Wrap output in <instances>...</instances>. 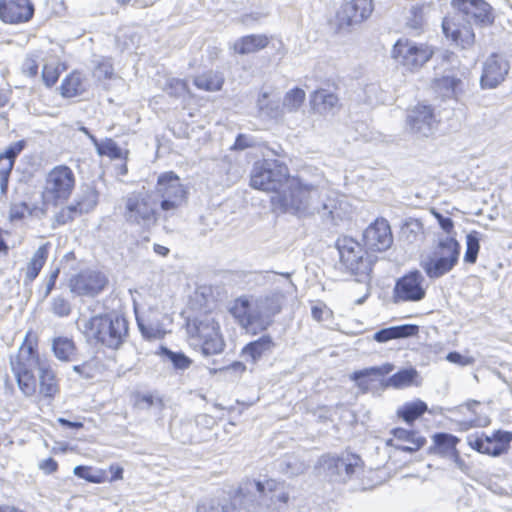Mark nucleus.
Returning <instances> with one entry per match:
<instances>
[{
  "mask_svg": "<svg viewBox=\"0 0 512 512\" xmlns=\"http://www.w3.org/2000/svg\"><path fill=\"white\" fill-rule=\"evenodd\" d=\"M159 215L155 197L150 191L133 192L125 198L123 217L128 224L149 231L156 226Z\"/></svg>",
  "mask_w": 512,
  "mask_h": 512,
  "instance_id": "nucleus-5",
  "label": "nucleus"
},
{
  "mask_svg": "<svg viewBox=\"0 0 512 512\" xmlns=\"http://www.w3.org/2000/svg\"><path fill=\"white\" fill-rule=\"evenodd\" d=\"M434 91L443 98H456L463 91V81L452 74H444L432 82Z\"/></svg>",
  "mask_w": 512,
  "mask_h": 512,
  "instance_id": "nucleus-27",
  "label": "nucleus"
},
{
  "mask_svg": "<svg viewBox=\"0 0 512 512\" xmlns=\"http://www.w3.org/2000/svg\"><path fill=\"white\" fill-rule=\"evenodd\" d=\"M281 470L290 476L303 473L307 467L304 463L298 462L294 457H289L280 464Z\"/></svg>",
  "mask_w": 512,
  "mask_h": 512,
  "instance_id": "nucleus-52",
  "label": "nucleus"
},
{
  "mask_svg": "<svg viewBox=\"0 0 512 512\" xmlns=\"http://www.w3.org/2000/svg\"><path fill=\"white\" fill-rule=\"evenodd\" d=\"M99 199L98 191L92 186H86L75 199L73 204L78 211V214L89 213L92 211Z\"/></svg>",
  "mask_w": 512,
  "mask_h": 512,
  "instance_id": "nucleus-36",
  "label": "nucleus"
},
{
  "mask_svg": "<svg viewBox=\"0 0 512 512\" xmlns=\"http://www.w3.org/2000/svg\"><path fill=\"white\" fill-rule=\"evenodd\" d=\"M461 17L453 16L444 18L442 30L447 38L462 48H467L474 43L475 35L469 25L461 24Z\"/></svg>",
  "mask_w": 512,
  "mask_h": 512,
  "instance_id": "nucleus-23",
  "label": "nucleus"
},
{
  "mask_svg": "<svg viewBox=\"0 0 512 512\" xmlns=\"http://www.w3.org/2000/svg\"><path fill=\"white\" fill-rule=\"evenodd\" d=\"M231 314L238 320L239 324L245 328L253 327L260 329V318L256 305L251 307L246 298H239L230 309Z\"/></svg>",
  "mask_w": 512,
  "mask_h": 512,
  "instance_id": "nucleus-25",
  "label": "nucleus"
},
{
  "mask_svg": "<svg viewBox=\"0 0 512 512\" xmlns=\"http://www.w3.org/2000/svg\"><path fill=\"white\" fill-rule=\"evenodd\" d=\"M428 407L427 404L421 400L409 402L398 408L397 415L407 424H412L416 419L421 417Z\"/></svg>",
  "mask_w": 512,
  "mask_h": 512,
  "instance_id": "nucleus-39",
  "label": "nucleus"
},
{
  "mask_svg": "<svg viewBox=\"0 0 512 512\" xmlns=\"http://www.w3.org/2000/svg\"><path fill=\"white\" fill-rule=\"evenodd\" d=\"M417 376L418 372L414 368L402 369L390 376L385 385L397 389L408 387L413 384Z\"/></svg>",
  "mask_w": 512,
  "mask_h": 512,
  "instance_id": "nucleus-41",
  "label": "nucleus"
},
{
  "mask_svg": "<svg viewBox=\"0 0 512 512\" xmlns=\"http://www.w3.org/2000/svg\"><path fill=\"white\" fill-rule=\"evenodd\" d=\"M164 91H166L170 96L180 98L185 96L188 92V85L185 80L169 78L165 83Z\"/></svg>",
  "mask_w": 512,
  "mask_h": 512,
  "instance_id": "nucleus-48",
  "label": "nucleus"
},
{
  "mask_svg": "<svg viewBox=\"0 0 512 512\" xmlns=\"http://www.w3.org/2000/svg\"><path fill=\"white\" fill-rule=\"evenodd\" d=\"M91 142L100 156H108L111 159H120L123 156L122 149L113 139L107 138L100 142L96 137H91Z\"/></svg>",
  "mask_w": 512,
  "mask_h": 512,
  "instance_id": "nucleus-42",
  "label": "nucleus"
},
{
  "mask_svg": "<svg viewBox=\"0 0 512 512\" xmlns=\"http://www.w3.org/2000/svg\"><path fill=\"white\" fill-rule=\"evenodd\" d=\"M137 324L141 334L146 339H159L162 337V331L159 325L146 322L143 318L137 317Z\"/></svg>",
  "mask_w": 512,
  "mask_h": 512,
  "instance_id": "nucleus-51",
  "label": "nucleus"
},
{
  "mask_svg": "<svg viewBox=\"0 0 512 512\" xmlns=\"http://www.w3.org/2000/svg\"><path fill=\"white\" fill-rule=\"evenodd\" d=\"M434 215L438 221L439 226L448 234L447 236H451V234L454 232L453 220L450 217H445L438 212H434Z\"/></svg>",
  "mask_w": 512,
  "mask_h": 512,
  "instance_id": "nucleus-64",
  "label": "nucleus"
},
{
  "mask_svg": "<svg viewBox=\"0 0 512 512\" xmlns=\"http://www.w3.org/2000/svg\"><path fill=\"white\" fill-rule=\"evenodd\" d=\"M77 324L89 342L94 341L111 349H118L128 335V323L124 317L118 315L80 318Z\"/></svg>",
  "mask_w": 512,
  "mask_h": 512,
  "instance_id": "nucleus-1",
  "label": "nucleus"
},
{
  "mask_svg": "<svg viewBox=\"0 0 512 512\" xmlns=\"http://www.w3.org/2000/svg\"><path fill=\"white\" fill-rule=\"evenodd\" d=\"M71 304L63 296L53 297L51 300V311L57 317H67L71 313Z\"/></svg>",
  "mask_w": 512,
  "mask_h": 512,
  "instance_id": "nucleus-50",
  "label": "nucleus"
},
{
  "mask_svg": "<svg viewBox=\"0 0 512 512\" xmlns=\"http://www.w3.org/2000/svg\"><path fill=\"white\" fill-rule=\"evenodd\" d=\"M338 102V97L325 89L314 91L310 97V103L313 110L320 114L332 112L337 107Z\"/></svg>",
  "mask_w": 512,
  "mask_h": 512,
  "instance_id": "nucleus-30",
  "label": "nucleus"
},
{
  "mask_svg": "<svg viewBox=\"0 0 512 512\" xmlns=\"http://www.w3.org/2000/svg\"><path fill=\"white\" fill-rule=\"evenodd\" d=\"M39 372L40 393L44 397L52 398L59 392V386L55 372L48 362L42 365Z\"/></svg>",
  "mask_w": 512,
  "mask_h": 512,
  "instance_id": "nucleus-33",
  "label": "nucleus"
},
{
  "mask_svg": "<svg viewBox=\"0 0 512 512\" xmlns=\"http://www.w3.org/2000/svg\"><path fill=\"white\" fill-rule=\"evenodd\" d=\"M252 485L255 487L256 491L259 495L267 496V491L271 494L270 501L271 505H273L276 509H279L280 506L277 503H281L283 505L288 503L289 494L284 490H278L276 488V482L274 480H268L266 483H262L260 481H253Z\"/></svg>",
  "mask_w": 512,
  "mask_h": 512,
  "instance_id": "nucleus-31",
  "label": "nucleus"
},
{
  "mask_svg": "<svg viewBox=\"0 0 512 512\" xmlns=\"http://www.w3.org/2000/svg\"><path fill=\"white\" fill-rule=\"evenodd\" d=\"M424 277L418 270L412 271L397 280L394 288L395 302H417L425 297Z\"/></svg>",
  "mask_w": 512,
  "mask_h": 512,
  "instance_id": "nucleus-18",
  "label": "nucleus"
},
{
  "mask_svg": "<svg viewBox=\"0 0 512 512\" xmlns=\"http://www.w3.org/2000/svg\"><path fill=\"white\" fill-rule=\"evenodd\" d=\"M410 14L411 17L408 19V25L415 30L421 29L425 22L424 7L421 5H414L410 9Z\"/></svg>",
  "mask_w": 512,
  "mask_h": 512,
  "instance_id": "nucleus-54",
  "label": "nucleus"
},
{
  "mask_svg": "<svg viewBox=\"0 0 512 512\" xmlns=\"http://www.w3.org/2000/svg\"><path fill=\"white\" fill-rule=\"evenodd\" d=\"M393 436L404 442V444H397L395 448L403 452L413 453L420 450L426 443L425 437L420 435L419 432L414 430H407L404 428H394L391 430Z\"/></svg>",
  "mask_w": 512,
  "mask_h": 512,
  "instance_id": "nucleus-26",
  "label": "nucleus"
},
{
  "mask_svg": "<svg viewBox=\"0 0 512 512\" xmlns=\"http://www.w3.org/2000/svg\"><path fill=\"white\" fill-rule=\"evenodd\" d=\"M106 277L96 271H84L71 279V291L78 295L95 296L106 286Z\"/></svg>",
  "mask_w": 512,
  "mask_h": 512,
  "instance_id": "nucleus-22",
  "label": "nucleus"
},
{
  "mask_svg": "<svg viewBox=\"0 0 512 512\" xmlns=\"http://www.w3.org/2000/svg\"><path fill=\"white\" fill-rule=\"evenodd\" d=\"M26 142L24 140H19L17 142L12 143L7 149L1 153L3 156L8 157L9 160H13L15 163V159L25 148Z\"/></svg>",
  "mask_w": 512,
  "mask_h": 512,
  "instance_id": "nucleus-62",
  "label": "nucleus"
},
{
  "mask_svg": "<svg viewBox=\"0 0 512 512\" xmlns=\"http://www.w3.org/2000/svg\"><path fill=\"white\" fill-rule=\"evenodd\" d=\"M479 250L480 233L477 231H472L466 236V251L464 254V261L469 264L476 263Z\"/></svg>",
  "mask_w": 512,
  "mask_h": 512,
  "instance_id": "nucleus-44",
  "label": "nucleus"
},
{
  "mask_svg": "<svg viewBox=\"0 0 512 512\" xmlns=\"http://www.w3.org/2000/svg\"><path fill=\"white\" fill-rule=\"evenodd\" d=\"M187 332L196 341L204 356L218 355L224 351L225 341L219 323L209 314L187 321Z\"/></svg>",
  "mask_w": 512,
  "mask_h": 512,
  "instance_id": "nucleus-4",
  "label": "nucleus"
},
{
  "mask_svg": "<svg viewBox=\"0 0 512 512\" xmlns=\"http://www.w3.org/2000/svg\"><path fill=\"white\" fill-rule=\"evenodd\" d=\"M197 512H240V510L229 501H204L197 506Z\"/></svg>",
  "mask_w": 512,
  "mask_h": 512,
  "instance_id": "nucleus-45",
  "label": "nucleus"
},
{
  "mask_svg": "<svg viewBox=\"0 0 512 512\" xmlns=\"http://www.w3.org/2000/svg\"><path fill=\"white\" fill-rule=\"evenodd\" d=\"M73 473L77 477L94 484H100L106 480L105 473L102 470L94 471L93 468L89 466L78 465L74 467Z\"/></svg>",
  "mask_w": 512,
  "mask_h": 512,
  "instance_id": "nucleus-46",
  "label": "nucleus"
},
{
  "mask_svg": "<svg viewBox=\"0 0 512 512\" xmlns=\"http://www.w3.org/2000/svg\"><path fill=\"white\" fill-rule=\"evenodd\" d=\"M459 438L449 433H436L433 436L435 446V453L452 457L458 450L456 445L459 443Z\"/></svg>",
  "mask_w": 512,
  "mask_h": 512,
  "instance_id": "nucleus-35",
  "label": "nucleus"
},
{
  "mask_svg": "<svg viewBox=\"0 0 512 512\" xmlns=\"http://www.w3.org/2000/svg\"><path fill=\"white\" fill-rule=\"evenodd\" d=\"M62 95L65 97H75L83 94L86 90L85 83L80 73H71L61 84Z\"/></svg>",
  "mask_w": 512,
  "mask_h": 512,
  "instance_id": "nucleus-40",
  "label": "nucleus"
},
{
  "mask_svg": "<svg viewBox=\"0 0 512 512\" xmlns=\"http://www.w3.org/2000/svg\"><path fill=\"white\" fill-rule=\"evenodd\" d=\"M394 366L386 363L382 366L369 367L362 370L354 371L350 378L355 381L360 388H367V382L364 380L368 377L384 376L392 372Z\"/></svg>",
  "mask_w": 512,
  "mask_h": 512,
  "instance_id": "nucleus-37",
  "label": "nucleus"
},
{
  "mask_svg": "<svg viewBox=\"0 0 512 512\" xmlns=\"http://www.w3.org/2000/svg\"><path fill=\"white\" fill-rule=\"evenodd\" d=\"M93 74L98 80L110 79L113 75V67L109 62H101L95 67Z\"/></svg>",
  "mask_w": 512,
  "mask_h": 512,
  "instance_id": "nucleus-61",
  "label": "nucleus"
},
{
  "mask_svg": "<svg viewBox=\"0 0 512 512\" xmlns=\"http://www.w3.org/2000/svg\"><path fill=\"white\" fill-rule=\"evenodd\" d=\"M395 339L408 338L416 336L419 332V326L415 324H403L392 326Z\"/></svg>",
  "mask_w": 512,
  "mask_h": 512,
  "instance_id": "nucleus-55",
  "label": "nucleus"
},
{
  "mask_svg": "<svg viewBox=\"0 0 512 512\" xmlns=\"http://www.w3.org/2000/svg\"><path fill=\"white\" fill-rule=\"evenodd\" d=\"M373 10V0H350L337 11V24L340 29L353 28L366 21Z\"/></svg>",
  "mask_w": 512,
  "mask_h": 512,
  "instance_id": "nucleus-14",
  "label": "nucleus"
},
{
  "mask_svg": "<svg viewBox=\"0 0 512 512\" xmlns=\"http://www.w3.org/2000/svg\"><path fill=\"white\" fill-rule=\"evenodd\" d=\"M336 247L341 265L356 277V281H369L373 260L361 244L350 237H342L336 241Z\"/></svg>",
  "mask_w": 512,
  "mask_h": 512,
  "instance_id": "nucleus-7",
  "label": "nucleus"
},
{
  "mask_svg": "<svg viewBox=\"0 0 512 512\" xmlns=\"http://www.w3.org/2000/svg\"><path fill=\"white\" fill-rule=\"evenodd\" d=\"M510 70L509 60L501 54L490 55L483 64L480 84L482 88L493 89L502 83Z\"/></svg>",
  "mask_w": 512,
  "mask_h": 512,
  "instance_id": "nucleus-17",
  "label": "nucleus"
},
{
  "mask_svg": "<svg viewBox=\"0 0 512 512\" xmlns=\"http://www.w3.org/2000/svg\"><path fill=\"white\" fill-rule=\"evenodd\" d=\"M309 202L306 207L305 217L318 214L324 222L337 224L338 220H342L344 214L342 212V201L333 198L323 197L322 191L318 187L310 185Z\"/></svg>",
  "mask_w": 512,
  "mask_h": 512,
  "instance_id": "nucleus-12",
  "label": "nucleus"
},
{
  "mask_svg": "<svg viewBox=\"0 0 512 512\" xmlns=\"http://www.w3.org/2000/svg\"><path fill=\"white\" fill-rule=\"evenodd\" d=\"M13 166V160H9L8 157L0 154V189L2 194H5L7 191L8 181Z\"/></svg>",
  "mask_w": 512,
  "mask_h": 512,
  "instance_id": "nucleus-49",
  "label": "nucleus"
},
{
  "mask_svg": "<svg viewBox=\"0 0 512 512\" xmlns=\"http://www.w3.org/2000/svg\"><path fill=\"white\" fill-rule=\"evenodd\" d=\"M365 245L373 251H385L393 243L390 225L386 219H377L370 224L363 234Z\"/></svg>",
  "mask_w": 512,
  "mask_h": 512,
  "instance_id": "nucleus-19",
  "label": "nucleus"
},
{
  "mask_svg": "<svg viewBox=\"0 0 512 512\" xmlns=\"http://www.w3.org/2000/svg\"><path fill=\"white\" fill-rule=\"evenodd\" d=\"M433 55V51L424 44H417L408 39H399L391 51L392 58L407 70L421 68Z\"/></svg>",
  "mask_w": 512,
  "mask_h": 512,
  "instance_id": "nucleus-11",
  "label": "nucleus"
},
{
  "mask_svg": "<svg viewBox=\"0 0 512 512\" xmlns=\"http://www.w3.org/2000/svg\"><path fill=\"white\" fill-rule=\"evenodd\" d=\"M224 77L216 71H207L194 79L197 88L205 91H218L222 88Z\"/></svg>",
  "mask_w": 512,
  "mask_h": 512,
  "instance_id": "nucleus-38",
  "label": "nucleus"
},
{
  "mask_svg": "<svg viewBox=\"0 0 512 512\" xmlns=\"http://www.w3.org/2000/svg\"><path fill=\"white\" fill-rule=\"evenodd\" d=\"M47 257L48 244H44L35 251L32 258L28 262L24 279L25 284H29L37 278L47 260Z\"/></svg>",
  "mask_w": 512,
  "mask_h": 512,
  "instance_id": "nucleus-34",
  "label": "nucleus"
},
{
  "mask_svg": "<svg viewBox=\"0 0 512 512\" xmlns=\"http://www.w3.org/2000/svg\"><path fill=\"white\" fill-rule=\"evenodd\" d=\"M309 187L300 180H292L287 190L271 197L272 205L281 212L305 217L306 209L302 210V207H306L309 202Z\"/></svg>",
  "mask_w": 512,
  "mask_h": 512,
  "instance_id": "nucleus-9",
  "label": "nucleus"
},
{
  "mask_svg": "<svg viewBox=\"0 0 512 512\" xmlns=\"http://www.w3.org/2000/svg\"><path fill=\"white\" fill-rule=\"evenodd\" d=\"M38 336L31 330L27 331L18 353L10 357V366L19 389L26 395L31 396L36 391V378L34 370H40L47 361L42 360L38 350Z\"/></svg>",
  "mask_w": 512,
  "mask_h": 512,
  "instance_id": "nucleus-2",
  "label": "nucleus"
},
{
  "mask_svg": "<svg viewBox=\"0 0 512 512\" xmlns=\"http://www.w3.org/2000/svg\"><path fill=\"white\" fill-rule=\"evenodd\" d=\"M34 15L30 0H0V18L10 24L28 22Z\"/></svg>",
  "mask_w": 512,
  "mask_h": 512,
  "instance_id": "nucleus-21",
  "label": "nucleus"
},
{
  "mask_svg": "<svg viewBox=\"0 0 512 512\" xmlns=\"http://www.w3.org/2000/svg\"><path fill=\"white\" fill-rule=\"evenodd\" d=\"M79 215L80 214H78V211L76 210L75 206L72 204L61 209V211L57 213L56 222L59 225H64L70 221H73L75 217Z\"/></svg>",
  "mask_w": 512,
  "mask_h": 512,
  "instance_id": "nucleus-57",
  "label": "nucleus"
},
{
  "mask_svg": "<svg viewBox=\"0 0 512 512\" xmlns=\"http://www.w3.org/2000/svg\"><path fill=\"white\" fill-rule=\"evenodd\" d=\"M269 39L263 34H251L240 37L233 44V50L240 55L256 53L267 47Z\"/></svg>",
  "mask_w": 512,
  "mask_h": 512,
  "instance_id": "nucleus-28",
  "label": "nucleus"
},
{
  "mask_svg": "<svg viewBox=\"0 0 512 512\" xmlns=\"http://www.w3.org/2000/svg\"><path fill=\"white\" fill-rule=\"evenodd\" d=\"M160 354L169 360L176 370H186L192 364V360L183 352H175L164 346L160 348Z\"/></svg>",
  "mask_w": 512,
  "mask_h": 512,
  "instance_id": "nucleus-43",
  "label": "nucleus"
},
{
  "mask_svg": "<svg viewBox=\"0 0 512 512\" xmlns=\"http://www.w3.org/2000/svg\"><path fill=\"white\" fill-rule=\"evenodd\" d=\"M75 187V175L66 165H58L51 169L46 176L44 198L46 201H65Z\"/></svg>",
  "mask_w": 512,
  "mask_h": 512,
  "instance_id": "nucleus-10",
  "label": "nucleus"
},
{
  "mask_svg": "<svg viewBox=\"0 0 512 512\" xmlns=\"http://www.w3.org/2000/svg\"><path fill=\"white\" fill-rule=\"evenodd\" d=\"M406 124L409 132L417 138H428L435 133L438 121L432 106L419 104L408 112Z\"/></svg>",
  "mask_w": 512,
  "mask_h": 512,
  "instance_id": "nucleus-13",
  "label": "nucleus"
},
{
  "mask_svg": "<svg viewBox=\"0 0 512 512\" xmlns=\"http://www.w3.org/2000/svg\"><path fill=\"white\" fill-rule=\"evenodd\" d=\"M311 315L317 322H323L332 317V311L324 303L319 302L311 308Z\"/></svg>",
  "mask_w": 512,
  "mask_h": 512,
  "instance_id": "nucleus-56",
  "label": "nucleus"
},
{
  "mask_svg": "<svg viewBox=\"0 0 512 512\" xmlns=\"http://www.w3.org/2000/svg\"><path fill=\"white\" fill-rule=\"evenodd\" d=\"M136 404L140 409H149L153 406H157L160 408L163 405L162 400L160 398L155 397L151 394H145L138 397Z\"/></svg>",
  "mask_w": 512,
  "mask_h": 512,
  "instance_id": "nucleus-59",
  "label": "nucleus"
},
{
  "mask_svg": "<svg viewBox=\"0 0 512 512\" xmlns=\"http://www.w3.org/2000/svg\"><path fill=\"white\" fill-rule=\"evenodd\" d=\"M150 193L155 197L157 207L165 219L175 215L187 202L188 192L178 175L172 171L159 175L156 186Z\"/></svg>",
  "mask_w": 512,
  "mask_h": 512,
  "instance_id": "nucleus-3",
  "label": "nucleus"
},
{
  "mask_svg": "<svg viewBox=\"0 0 512 512\" xmlns=\"http://www.w3.org/2000/svg\"><path fill=\"white\" fill-rule=\"evenodd\" d=\"M446 359L454 364H457L459 366H470L473 365L475 362L474 357L472 356H464L460 354L459 352L453 351L449 352L446 356Z\"/></svg>",
  "mask_w": 512,
  "mask_h": 512,
  "instance_id": "nucleus-60",
  "label": "nucleus"
},
{
  "mask_svg": "<svg viewBox=\"0 0 512 512\" xmlns=\"http://www.w3.org/2000/svg\"><path fill=\"white\" fill-rule=\"evenodd\" d=\"M288 168L278 160H263L254 164L250 185L259 190L274 192V195L280 192V188L287 180Z\"/></svg>",
  "mask_w": 512,
  "mask_h": 512,
  "instance_id": "nucleus-8",
  "label": "nucleus"
},
{
  "mask_svg": "<svg viewBox=\"0 0 512 512\" xmlns=\"http://www.w3.org/2000/svg\"><path fill=\"white\" fill-rule=\"evenodd\" d=\"M452 5L458 10L456 16L469 25L486 26L494 20L492 7L484 0H453Z\"/></svg>",
  "mask_w": 512,
  "mask_h": 512,
  "instance_id": "nucleus-15",
  "label": "nucleus"
},
{
  "mask_svg": "<svg viewBox=\"0 0 512 512\" xmlns=\"http://www.w3.org/2000/svg\"><path fill=\"white\" fill-rule=\"evenodd\" d=\"M275 343L270 335H263L244 346L242 355L252 362H257L262 356L272 352Z\"/></svg>",
  "mask_w": 512,
  "mask_h": 512,
  "instance_id": "nucleus-29",
  "label": "nucleus"
},
{
  "mask_svg": "<svg viewBox=\"0 0 512 512\" xmlns=\"http://www.w3.org/2000/svg\"><path fill=\"white\" fill-rule=\"evenodd\" d=\"M461 246L453 236L439 238L431 255L421 261V267L430 279H438L457 265Z\"/></svg>",
  "mask_w": 512,
  "mask_h": 512,
  "instance_id": "nucleus-6",
  "label": "nucleus"
},
{
  "mask_svg": "<svg viewBox=\"0 0 512 512\" xmlns=\"http://www.w3.org/2000/svg\"><path fill=\"white\" fill-rule=\"evenodd\" d=\"M305 99V92L300 88H294L288 91L283 100V106L288 111H296Z\"/></svg>",
  "mask_w": 512,
  "mask_h": 512,
  "instance_id": "nucleus-47",
  "label": "nucleus"
},
{
  "mask_svg": "<svg viewBox=\"0 0 512 512\" xmlns=\"http://www.w3.org/2000/svg\"><path fill=\"white\" fill-rule=\"evenodd\" d=\"M51 349L54 356L63 362L75 360L76 346L71 338L58 336L52 339Z\"/></svg>",
  "mask_w": 512,
  "mask_h": 512,
  "instance_id": "nucleus-32",
  "label": "nucleus"
},
{
  "mask_svg": "<svg viewBox=\"0 0 512 512\" xmlns=\"http://www.w3.org/2000/svg\"><path fill=\"white\" fill-rule=\"evenodd\" d=\"M39 62L36 56L29 55L22 64V72L29 77H34L38 73Z\"/></svg>",
  "mask_w": 512,
  "mask_h": 512,
  "instance_id": "nucleus-58",
  "label": "nucleus"
},
{
  "mask_svg": "<svg viewBox=\"0 0 512 512\" xmlns=\"http://www.w3.org/2000/svg\"><path fill=\"white\" fill-rule=\"evenodd\" d=\"M33 208L26 202L13 203L10 207L9 217L12 221L22 220L27 215H32Z\"/></svg>",
  "mask_w": 512,
  "mask_h": 512,
  "instance_id": "nucleus-53",
  "label": "nucleus"
},
{
  "mask_svg": "<svg viewBox=\"0 0 512 512\" xmlns=\"http://www.w3.org/2000/svg\"><path fill=\"white\" fill-rule=\"evenodd\" d=\"M284 300L285 295L279 290H275L256 300L255 305L260 318L261 330L266 329L271 324L272 317L281 311Z\"/></svg>",
  "mask_w": 512,
  "mask_h": 512,
  "instance_id": "nucleus-24",
  "label": "nucleus"
},
{
  "mask_svg": "<svg viewBox=\"0 0 512 512\" xmlns=\"http://www.w3.org/2000/svg\"><path fill=\"white\" fill-rule=\"evenodd\" d=\"M325 463L329 475L342 482L349 480L362 466L361 458L355 454L328 457Z\"/></svg>",
  "mask_w": 512,
  "mask_h": 512,
  "instance_id": "nucleus-20",
  "label": "nucleus"
},
{
  "mask_svg": "<svg viewBox=\"0 0 512 512\" xmlns=\"http://www.w3.org/2000/svg\"><path fill=\"white\" fill-rule=\"evenodd\" d=\"M268 97L269 95L267 92H263L259 96L257 101L258 108L260 111L264 112L268 116H275L276 112H274V110L277 108V105L274 106L273 104H270L268 102Z\"/></svg>",
  "mask_w": 512,
  "mask_h": 512,
  "instance_id": "nucleus-63",
  "label": "nucleus"
},
{
  "mask_svg": "<svg viewBox=\"0 0 512 512\" xmlns=\"http://www.w3.org/2000/svg\"><path fill=\"white\" fill-rule=\"evenodd\" d=\"M512 442V431L495 430L491 435H482L470 442L471 447L482 454L499 457L508 452Z\"/></svg>",
  "mask_w": 512,
  "mask_h": 512,
  "instance_id": "nucleus-16",
  "label": "nucleus"
}]
</instances>
